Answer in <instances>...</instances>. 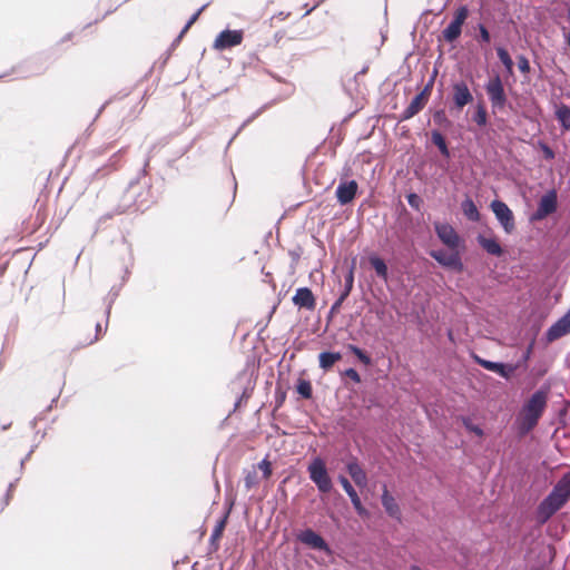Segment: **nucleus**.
Listing matches in <instances>:
<instances>
[{
	"instance_id": "c03bdc74",
	"label": "nucleus",
	"mask_w": 570,
	"mask_h": 570,
	"mask_svg": "<svg viewBox=\"0 0 570 570\" xmlns=\"http://www.w3.org/2000/svg\"><path fill=\"white\" fill-rule=\"evenodd\" d=\"M367 70H368V66L366 65V66H364V67H363L358 72H356V73L354 75V77L348 81V83H347V85H344V89H345V91L347 92V95H348V96H352V89H351V87H350V86H351V83H352V82H353V83H356L357 78H358L360 76L365 75V73L367 72Z\"/></svg>"
},
{
	"instance_id": "ddd939ff",
	"label": "nucleus",
	"mask_w": 570,
	"mask_h": 570,
	"mask_svg": "<svg viewBox=\"0 0 570 570\" xmlns=\"http://www.w3.org/2000/svg\"><path fill=\"white\" fill-rule=\"evenodd\" d=\"M298 540L312 549L323 551L326 553L331 552V548L328 543L325 541V539L321 534L315 532L313 529H305L301 531V533L298 534Z\"/></svg>"
},
{
	"instance_id": "72a5a7b5",
	"label": "nucleus",
	"mask_w": 570,
	"mask_h": 570,
	"mask_svg": "<svg viewBox=\"0 0 570 570\" xmlns=\"http://www.w3.org/2000/svg\"><path fill=\"white\" fill-rule=\"evenodd\" d=\"M472 119L480 127H484L487 125V122H488V114H487V110H485V108H484V106L482 104H479L476 106V110L473 114Z\"/></svg>"
},
{
	"instance_id": "58836bf2",
	"label": "nucleus",
	"mask_w": 570,
	"mask_h": 570,
	"mask_svg": "<svg viewBox=\"0 0 570 570\" xmlns=\"http://www.w3.org/2000/svg\"><path fill=\"white\" fill-rule=\"evenodd\" d=\"M166 144H167V140L164 138V139H160L159 141H157L156 144H154V145L149 148V150H148V153H147V158H146V161H145V166H144V169H142L144 171L146 170V167L148 166L149 160H150V158L153 157V155L156 153V150H157L158 148L164 147Z\"/></svg>"
},
{
	"instance_id": "4d7b16f0",
	"label": "nucleus",
	"mask_w": 570,
	"mask_h": 570,
	"mask_svg": "<svg viewBox=\"0 0 570 570\" xmlns=\"http://www.w3.org/2000/svg\"><path fill=\"white\" fill-rule=\"evenodd\" d=\"M100 332H101V325L99 323H97L96 324V336H95L94 342L98 340V335ZM90 343H92V341Z\"/></svg>"
},
{
	"instance_id": "6e6552de",
	"label": "nucleus",
	"mask_w": 570,
	"mask_h": 570,
	"mask_svg": "<svg viewBox=\"0 0 570 570\" xmlns=\"http://www.w3.org/2000/svg\"><path fill=\"white\" fill-rule=\"evenodd\" d=\"M491 209L494 213L497 220L502 226L507 234H511L515 228L514 216L509 206L499 199L491 203Z\"/></svg>"
},
{
	"instance_id": "cd10ccee",
	"label": "nucleus",
	"mask_w": 570,
	"mask_h": 570,
	"mask_svg": "<svg viewBox=\"0 0 570 570\" xmlns=\"http://www.w3.org/2000/svg\"><path fill=\"white\" fill-rule=\"evenodd\" d=\"M431 140L438 147V149L442 156H444L446 158L450 157V150H449L446 140L438 129H433L431 131Z\"/></svg>"
},
{
	"instance_id": "b1692460",
	"label": "nucleus",
	"mask_w": 570,
	"mask_h": 570,
	"mask_svg": "<svg viewBox=\"0 0 570 570\" xmlns=\"http://www.w3.org/2000/svg\"><path fill=\"white\" fill-rule=\"evenodd\" d=\"M461 209L464 214V216L470 220V222H478L480 219V213H479V209L475 205V203L473 202L472 198L470 197H466L462 203H461Z\"/></svg>"
},
{
	"instance_id": "052dcab7",
	"label": "nucleus",
	"mask_w": 570,
	"mask_h": 570,
	"mask_svg": "<svg viewBox=\"0 0 570 570\" xmlns=\"http://www.w3.org/2000/svg\"><path fill=\"white\" fill-rule=\"evenodd\" d=\"M10 426H11V422H8L7 424H6V423H2L1 429H2L3 431H6V430H8Z\"/></svg>"
},
{
	"instance_id": "a19ab883",
	"label": "nucleus",
	"mask_w": 570,
	"mask_h": 570,
	"mask_svg": "<svg viewBox=\"0 0 570 570\" xmlns=\"http://www.w3.org/2000/svg\"><path fill=\"white\" fill-rule=\"evenodd\" d=\"M407 204L415 210H420L422 199L421 197L415 193H410L406 195Z\"/></svg>"
},
{
	"instance_id": "09e8293b",
	"label": "nucleus",
	"mask_w": 570,
	"mask_h": 570,
	"mask_svg": "<svg viewBox=\"0 0 570 570\" xmlns=\"http://www.w3.org/2000/svg\"><path fill=\"white\" fill-rule=\"evenodd\" d=\"M345 299H346V298H343V296H342V295H340V296L336 298V301L332 304V306H331V308H330V313H328V318H330V320L332 318L333 314H334V313H336V312L341 308V306H342V304H343V302H344Z\"/></svg>"
},
{
	"instance_id": "f704fd0d",
	"label": "nucleus",
	"mask_w": 570,
	"mask_h": 570,
	"mask_svg": "<svg viewBox=\"0 0 570 570\" xmlns=\"http://www.w3.org/2000/svg\"><path fill=\"white\" fill-rule=\"evenodd\" d=\"M348 350L357 357V360L364 365L368 366L372 364L371 356L356 345L350 344Z\"/></svg>"
},
{
	"instance_id": "c85d7f7f",
	"label": "nucleus",
	"mask_w": 570,
	"mask_h": 570,
	"mask_svg": "<svg viewBox=\"0 0 570 570\" xmlns=\"http://www.w3.org/2000/svg\"><path fill=\"white\" fill-rule=\"evenodd\" d=\"M495 51H497L498 58L500 59V61L504 66V69L507 71V73L513 75V65L514 63H513V60L510 57L508 50L504 47H502V46H498L495 48Z\"/></svg>"
},
{
	"instance_id": "412c9836",
	"label": "nucleus",
	"mask_w": 570,
	"mask_h": 570,
	"mask_svg": "<svg viewBox=\"0 0 570 570\" xmlns=\"http://www.w3.org/2000/svg\"><path fill=\"white\" fill-rule=\"evenodd\" d=\"M476 242L490 255L500 257L503 254L502 246L494 237H487L479 234Z\"/></svg>"
},
{
	"instance_id": "f8f14e48",
	"label": "nucleus",
	"mask_w": 570,
	"mask_h": 570,
	"mask_svg": "<svg viewBox=\"0 0 570 570\" xmlns=\"http://www.w3.org/2000/svg\"><path fill=\"white\" fill-rule=\"evenodd\" d=\"M452 91L453 105L458 110L463 109L466 105L473 101V95L466 82L463 80L455 81L452 85Z\"/></svg>"
},
{
	"instance_id": "4be33fe9",
	"label": "nucleus",
	"mask_w": 570,
	"mask_h": 570,
	"mask_svg": "<svg viewBox=\"0 0 570 570\" xmlns=\"http://www.w3.org/2000/svg\"><path fill=\"white\" fill-rule=\"evenodd\" d=\"M232 507H233V503L229 504L228 509L226 510L224 515L217 521L215 528L212 531V534H210V538H209V543L214 548V550L218 549L217 541L222 537L223 531H224V529L226 527L227 519H228V515H229Z\"/></svg>"
},
{
	"instance_id": "c9c22d12",
	"label": "nucleus",
	"mask_w": 570,
	"mask_h": 570,
	"mask_svg": "<svg viewBox=\"0 0 570 570\" xmlns=\"http://www.w3.org/2000/svg\"><path fill=\"white\" fill-rule=\"evenodd\" d=\"M119 295V288H116L115 286L110 289V292L108 293L107 297H106V317L107 320L109 318V315H110V312H111V307H112V304L115 303V301L117 299ZM108 324V322L106 323V325Z\"/></svg>"
},
{
	"instance_id": "ea45409f",
	"label": "nucleus",
	"mask_w": 570,
	"mask_h": 570,
	"mask_svg": "<svg viewBox=\"0 0 570 570\" xmlns=\"http://www.w3.org/2000/svg\"><path fill=\"white\" fill-rule=\"evenodd\" d=\"M476 29L479 31L478 41L489 43L491 41V36L488 28L483 23H478Z\"/></svg>"
},
{
	"instance_id": "4c0bfd02",
	"label": "nucleus",
	"mask_w": 570,
	"mask_h": 570,
	"mask_svg": "<svg viewBox=\"0 0 570 570\" xmlns=\"http://www.w3.org/2000/svg\"><path fill=\"white\" fill-rule=\"evenodd\" d=\"M258 483L257 472L255 470L247 471L244 476V485L247 491Z\"/></svg>"
},
{
	"instance_id": "f257e3e1",
	"label": "nucleus",
	"mask_w": 570,
	"mask_h": 570,
	"mask_svg": "<svg viewBox=\"0 0 570 570\" xmlns=\"http://www.w3.org/2000/svg\"><path fill=\"white\" fill-rule=\"evenodd\" d=\"M551 391L550 381H546L522 404L514 421V428L519 436L530 433L539 423L548 407Z\"/></svg>"
},
{
	"instance_id": "aec40b11",
	"label": "nucleus",
	"mask_w": 570,
	"mask_h": 570,
	"mask_svg": "<svg viewBox=\"0 0 570 570\" xmlns=\"http://www.w3.org/2000/svg\"><path fill=\"white\" fill-rule=\"evenodd\" d=\"M346 470L354 483L357 487H365L367 484V475L364 469L360 465L356 458L350 460L346 464Z\"/></svg>"
},
{
	"instance_id": "4468645a",
	"label": "nucleus",
	"mask_w": 570,
	"mask_h": 570,
	"mask_svg": "<svg viewBox=\"0 0 570 570\" xmlns=\"http://www.w3.org/2000/svg\"><path fill=\"white\" fill-rule=\"evenodd\" d=\"M243 41L242 30H223L214 41V48L218 50L228 49L240 45Z\"/></svg>"
},
{
	"instance_id": "de8ad7c7",
	"label": "nucleus",
	"mask_w": 570,
	"mask_h": 570,
	"mask_svg": "<svg viewBox=\"0 0 570 570\" xmlns=\"http://www.w3.org/2000/svg\"><path fill=\"white\" fill-rule=\"evenodd\" d=\"M344 375L351 379L356 384L361 383V376L358 372L353 367L346 368L344 371Z\"/></svg>"
},
{
	"instance_id": "7c9ffc66",
	"label": "nucleus",
	"mask_w": 570,
	"mask_h": 570,
	"mask_svg": "<svg viewBox=\"0 0 570 570\" xmlns=\"http://www.w3.org/2000/svg\"><path fill=\"white\" fill-rule=\"evenodd\" d=\"M432 120L438 127L448 129L452 126L451 120L448 118L444 109H438L433 112Z\"/></svg>"
},
{
	"instance_id": "774afa93",
	"label": "nucleus",
	"mask_w": 570,
	"mask_h": 570,
	"mask_svg": "<svg viewBox=\"0 0 570 570\" xmlns=\"http://www.w3.org/2000/svg\"><path fill=\"white\" fill-rule=\"evenodd\" d=\"M567 17H568V19L570 20V7L568 8Z\"/></svg>"
},
{
	"instance_id": "69168bd1",
	"label": "nucleus",
	"mask_w": 570,
	"mask_h": 570,
	"mask_svg": "<svg viewBox=\"0 0 570 570\" xmlns=\"http://www.w3.org/2000/svg\"><path fill=\"white\" fill-rule=\"evenodd\" d=\"M313 9H314V7H313V8H311V9H308V10H306V12L303 14V17H305V16L309 14V13L313 11Z\"/></svg>"
},
{
	"instance_id": "20e7f679",
	"label": "nucleus",
	"mask_w": 570,
	"mask_h": 570,
	"mask_svg": "<svg viewBox=\"0 0 570 570\" xmlns=\"http://www.w3.org/2000/svg\"><path fill=\"white\" fill-rule=\"evenodd\" d=\"M311 481L316 485L321 493H328L333 489L332 479L328 475L326 464L323 459L316 456L307 468Z\"/></svg>"
},
{
	"instance_id": "2eb2a0df",
	"label": "nucleus",
	"mask_w": 570,
	"mask_h": 570,
	"mask_svg": "<svg viewBox=\"0 0 570 570\" xmlns=\"http://www.w3.org/2000/svg\"><path fill=\"white\" fill-rule=\"evenodd\" d=\"M357 188L358 185L354 179L341 180L335 190L337 202L341 205H347L352 203L356 196Z\"/></svg>"
},
{
	"instance_id": "9b49d317",
	"label": "nucleus",
	"mask_w": 570,
	"mask_h": 570,
	"mask_svg": "<svg viewBox=\"0 0 570 570\" xmlns=\"http://www.w3.org/2000/svg\"><path fill=\"white\" fill-rule=\"evenodd\" d=\"M567 334H570V308L563 316L549 326L544 333V340L547 343H552Z\"/></svg>"
},
{
	"instance_id": "bb28decb",
	"label": "nucleus",
	"mask_w": 570,
	"mask_h": 570,
	"mask_svg": "<svg viewBox=\"0 0 570 570\" xmlns=\"http://www.w3.org/2000/svg\"><path fill=\"white\" fill-rule=\"evenodd\" d=\"M461 33H462V27L460 24H458L456 22L451 21L449 23V26L445 29H443L442 38L446 42L452 43L460 38Z\"/></svg>"
},
{
	"instance_id": "680f3d73",
	"label": "nucleus",
	"mask_w": 570,
	"mask_h": 570,
	"mask_svg": "<svg viewBox=\"0 0 570 570\" xmlns=\"http://www.w3.org/2000/svg\"><path fill=\"white\" fill-rule=\"evenodd\" d=\"M546 372H547V370H539V371L537 372V376H538V377H541V376H543V375L546 374Z\"/></svg>"
},
{
	"instance_id": "423d86ee",
	"label": "nucleus",
	"mask_w": 570,
	"mask_h": 570,
	"mask_svg": "<svg viewBox=\"0 0 570 570\" xmlns=\"http://www.w3.org/2000/svg\"><path fill=\"white\" fill-rule=\"evenodd\" d=\"M558 209V193L554 188L549 189L541 196L537 209L531 214V222H540L556 213Z\"/></svg>"
},
{
	"instance_id": "2f4dec72",
	"label": "nucleus",
	"mask_w": 570,
	"mask_h": 570,
	"mask_svg": "<svg viewBox=\"0 0 570 570\" xmlns=\"http://www.w3.org/2000/svg\"><path fill=\"white\" fill-rule=\"evenodd\" d=\"M296 391L303 399H306V400L311 399L313 395V387L308 380H304V379L298 380V383L296 385Z\"/></svg>"
},
{
	"instance_id": "393cba45",
	"label": "nucleus",
	"mask_w": 570,
	"mask_h": 570,
	"mask_svg": "<svg viewBox=\"0 0 570 570\" xmlns=\"http://www.w3.org/2000/svg\"><path fill=\"white\" fill-rule=\"evenodd\" d=\"M341 358L340 352H322L318 355L320 367L327 371Z\"/></svg>"
},
{
	"instance_id": "f3484780",
	"label": "nucleus",
	"mask_w": 570,
	"mask_h": 570,
	"mask_svg": "<svg viewBox=\"0 0 570 570\" xmlns=\"http://www.w3.org/2000/svg\"><path fill=\"white\" fill-rule=\"evenodd\" d=\"M292 302L298 308H306L312 311L315 308V297L308 287H299L296 289Z\"/></svg>"
},
{
	"instance_id": "8fccbe9b",
	"label": "nucleus",
	"mask_w": 570,
	"mask_h": 570,
	"mask_svg": "<svg viewBox=\"0 0 570 570\" xmlns=\"http://www.w3.org/2000/svg\"><path fill=\"white\" fill-rule=\"evenodd\" d=\"M258 468L263 471L265 478H268L272 474L271 463L266 459H263L258 463Z\"/></svg>"
},
{
	"instance_id": "1a4fd4ad",
	"label": "nucleus",
	"mask_w": 570,
	"mask_h": 570,
	"mask_svg": "<svg viewBox=\"0 0 570 570\" xmlns=\"http://www.w3.org/2000/svg\"><path fill=\"white\" fill-rule=\"evenodd\" d=\"M234 391H242L234 404V411L243 403L246 402L254 390V382L247 372L239 373L232 384Z\"/></svg>"
},
{
	"instance_id": "0eeeda50",
	"label": "nucleus",
	"mask_w": 570,
	"mask_h": 570,
	"mask_svg": "<svg viewBox=\"0 0 570 570\" xmlns=\"http://www.w3.org/2000/svg\"><path fill=\"white\" fill-rule=\"evenodd\" d=\"M434 83V77L426 82L424 88L411 100L410 105L400 115V120H409L419 114L425 106Z\"/></svg>"
},
{
	"instance_id": "a18cd8bd",
	"label": "nucleus",
	"mask_w": 570,
	"mask_h": 570,
	"mask_svg": "<svg viewBox=\"0 0 570 570\" xmlns=\"http://www.w3.org/2000/svg\"><path fill=\"white\" fill-rule=\"evenodd\" d=\"M207 4H204L203 7H200L189 19L188 21L186 22L184 29L181 30V33L183 35L198 18V16L200 14V12L206 8ZM181 36H179L178 38H180Z\"/></svg>"
},
{
	"instance_id": "13d9d810",
	"label": "nucleus",
	"mask_w": 570,
	"mask_h": 570,
	"mask_svg": "<svg viewBox=\"0 0 570 570\" xmlns=\"http://www.w3.org/2000/svg\"><path fill=\"white\" fill-rule=\"evenodd\" d=\"M57 402H58V396H56V397H53V399L51 400V403H50V404H49V406L46 409V411H50V410L52 409V406H53L55 404H57Z\"/></svg>"
},
{
	"instance_id": "39448f33",
	"label": "nucleus",
	"mask_w": 570,
	"mask_h": 570,
	"mask_svg": "<svg viewBox=\"0 0 570 570\" xmlns=\"http://www.w3.org/2000/svg\"><path fill=\"white\" fill-rule=\"evenodd\" d=\"M485 92L491 102L492 112L502 111L508 104V96L499 75L491 77L484 85Z\"/></svg>"
},
{
	"instance_id": "e2e57ef3",
	"label": "nucleus",
	"mask_w": 570,
	"mask_h": 570,
	"mask_svg": "<svg viewBox=\"0 0 570 570\" xmlns=\"http://www.w3.org/2000/svg\"><path fill=\"white\" fill-rule=\"evenodd\" d=\"M410 570H422V569L419 566H416V564H412L410 567Z\"/></svg>"
},
{
	"instance_id": "5fc2aeb1",
	"label": "nucleus",
	"mask_w": 570,
	"mask_h": 570,
	"mask_svg": "<svg viewBox=\"0 0 570 570\" xmlns=\"http://www.w3.org/2000/svg\"><path fill=\"white\" fill-rule=\"evenodd\" d=\"M32 452H33V448H31L30 451L27 453V455L20 461V469L21 470L23 469V465H24L26 461L29 460V458L32 454Z\"/></svg>"
},
{
	"instance_id": "603ef678",
	"label": "nucleus",
	"mask_w": 570,
	"mask_h": 570,
	"mask_svg": "<svg viewBox=\"0 0 570 570\" xmlns=\"http://www.w3.org/2000/svg\"><path fill=\"white\" fill-rule=\"evenodd\" d=\"M463 422L468 430H470L471 432L479 436L483 435V430L479 425L471 424L468 422V420H463Z\"/></svg>"
},
{
	"instance_id": "49530a36",
	"label": "nucleus",
	"mask_w": 570,
	"mask_h": 570,
	"mask_svg": "<svg viewBox=\"0 0 570 570\" xmlns=\"http://www.w3.org/2000/svg\"><path fill=\"white\" fill-rule=\"evenodd\" d=\"M261 110H257L256 112H254L250 117H248L242 125L240 127L238 128V130L236 131V134L229 139L228 144H227V147L232 144L233 139L239 134V131L245 128L249 122H252L258 115H259Z\"/></svg>"
},
{
	"instance_id": "5701e85b",
	"label": "nucleus",
	"mask_w": 570,
	"mask_h": 570,
	"mask_svg": "<svg viewBox=\"0 0 570 570\" xmlns=\"http://www.w3.org/2000/svg\"><path fill=\"white\" fill-rule=\"evenodd\" d=\"M368 262L374 268L377 277L386 282L389 279V268L385 261L376 254L368 256Z\"/></svg>"
},
{
	"instance_id": "f03ea898",
	"label": "nucleus",
	"mask_w": 570,
	"mask_h": 570,
	"mask_svg": "<svg viewBox=\"0 0 570 570\" xmlns=\"http://www.w3.org/2000/svg\"><path fill=\"white\" fill-rule=\"evenodd\" d=\"M434 229L439 239L451 252L448 254L443 249H432L429 252V255L442 267L455 273H462L464 271V264L459 250L462 244L459 234L454 227L448 223H435Z\"/></svg>"
},
{
	"instance_id": "7ed1b4c3",
	"label": "nucleus",
	"mask_w": 570,
	"mask_h": 570,
	"mask_svg": "<svg viewBox=\"0 0 570 570\" xmlns=\"http://www.w3.org/2000/svg\"><path fill=\"white\" fill-rule=\"evenodd\" d=\"M570 500V471L561 475L551 492L538 504L535 520L546 524Z\"/></svg>"
},
{
	"instance_id": "864d4df0",
	"label": "nucleus",
	"mask_w": 570,
	"mask_h": 570,
	"mask_svg": "<svg viewBox=\"0 0 570 570\" xmlns=\"http://www.w3.org/2000/svg\"><path fill=\"white\" fill-rule=\"evenodd\" d=\"M114 217V214L112 213H107L102 216H100L97 220V226H96V229H95V234L98 232V229L100 228V226L107 222L108 219H111Z\"/></svg>"
},
{
	"instance_id": "a211bd4d",
	"label": "nucleus",
	"mask_w": 570,
	"mask_h": 570,
	"mask_svg": "<svg viewBox=\"0 0 570 570\" xmlns=\"http://www.w3.org/2000/svg\"><path fill=\"white\" fill-rule=\"evenodd\" d=\"M338 482L341 483L342 488L348 495L351 503H352L353 508L355 509V511L357 512V514H360V515L366 514L367 513L366 509L363 507L357 492L355 491V489L353 488V485L348 481V479L341 474V475H338Z\"/></svg>"
},
{
	"instance_id": "3c124183",
	"label": "nucleus",
	"mask_w": 570,
	"mask_h": 570,
	"mask_svg": "<svg viewBox=\"0 0 570 570\" xmlns=\"http://www.w3.org/2000/svg\"><path fill=\"white\" fill-rule=\"evenodd\" d=\"M540 146H541V150L543 153V156H544V158L547 160H551V159L554 158V156H556L554 151H553V149L549 145H547L544 142H541Z\"/></svg>"
},
{
	"instance_id": "6e6d98bb",
	"label": "nucleus",
	"mask_w": 570,
	"mask_h": 570,
	"mask_svg": "<svg viewBox=\"0 0 570 570\" xmlns=\"http://www.w3.org/2000/svg\"><path fill=\"white\" fill-rule=\"evenodd\" d=\"M548 549H549V552H550V561H552L554 556H556V548L553 546L549 544Z\"/></svg>"
},
{
	"instance_id": "6ab92c4d",
	"label": "nucleus",
	"mask_w": 570,
	"mask_h": 570,
	"mask_svg": "<svg viewBox=\"0 0 570 570\" xmlns=\"http://www.w3.org/2000/svg\"><path fill=\"white\" fill-rule=\"evenodd\" d=\"M124 153V148H120L119 150L114 153L107 164L102 165L101 167L95 170V173L92 174V178L99 180L108 176L111 171L116 170L119 167L118 164Z\"/></svg>"
},
{
	"instance_id": "0e129e2a",
	"label": "nucleus",
	"mask_w": 570,
	"mask_h": 570,
	"mask_svg": "<svg viewBox=\"0 0 570 570\" xmlns=\"http://www.w3.org/2000/svg\"><path fill=\"white\" fill-rule=\"evenodd\" d=\"M448 337H449L450 341H453V333H452V331L448 332Z\"/></svg>"
},
{
	"instance_id": "a878e982",
	"label": "nucleus",
	"mask_w": 570,
	"mask_h": 570,
	"mask_svg": "<svg viewBox=\"0 0 570 570\" xmlns=\"http://www.w3.org/2000/svg\"><path fill=\"white\" fill-rule=\"evenodd\" d=\"M535 341L532 340L527 347L523 350L521 356L517 360L515 363H512L513 371L515 372L519 368H528V362L531 360Z\"/></svg>"
},
{
	"instance_id": "37998d69",
	"label": "nucleus",
	"mask_w": 570,
	"mask_h": 570,
	"mask_svg": "<svg viewBox=\"0 0 570 570\" xmlns=\"http://www.w3.org/2000/svg\"><path fill=\"white\" fill-rule=\"evenodd\" d=\"M518 60V68L520 72L522 73H529L530 72V62L528 58L524 55H519L517 57Z\"/></svg>"
},
{
	"instance_id": "338daca9",
	"label": "nucleus",
	"mask_w": 570,
	"mask_h": 570,
	"mask_svg": "<svg viewBox=\"0 0 570 570\" xmlns=\"http://www.w3.org/2000/svg\"><path fill=\"white\" fill-rule=\"evenodd\" d=\"M125 274H126V276H128L130 274V271H129L128 266H126Z\"/></svg>"
},
{
	"instance_id": "bf43d9fd",
	"label": "nucleus",
	"mask_w": 570,
	"mask_h": 570,
	"mask_svg": "<svg viewBox=\"0 0 570 570\" xmlns=\"http://www.w3.org/2000/svg\"><path fill=\"white\" fill-rule=\"evenodd\" d=\"M291 256L293 257L294 261H297L299 258V254L296 253V252H289Z\"/></svg>"
},
{
	"instance_id": "c756f323",
	"label": "nucleus",
	"mask_w": 570,
	"mask_h": 570,
	"mask_svg": "<svg viewBox=\"0 0 570 570\" xmlns=\"http://www.w3.org/2000/svg\"><path fill=\"white\" fill-rule=\"evenodd\" d=\"M556 118L558 119L560 126L569 130L570 129V107L567 105H561L556 110Z\"/></svg>"
},
{
	"instance_id": "dca6fc26",
	"label": "nucleus",
	"mask_w": 570,
	"mask_h": 570,
	"mask_svg": "<svg viewBox=\"0 0 570 570\" xmlns=\"http://www.w3.org/2000/svg\"><path fill=\"white\" fill-rule=\"evenodd\" d=\"M381 503L389 517L395 519L396 521H401L402 512L400 505L397 504L395 498L389 492L386 485L383 487Z\"/></svg>"
},
{
	"instance_id": "e433bc0d",
	"label": "nucleus",
	"mask_w": 570,
	"mask_h": 570,
	"mask_svg": "<svg viewBox=\"0 0 570 570\" xmlns=\"http://www.w3.org/2000/svg\"><path fill=\"white\" fill-rule=\"evenodd\" d=\"M469 17V8L466 6H460L455 12L452 22H456L461 27L464 24Z\"/></svg>"
},
{
	"instance_id": "79ce46f5",
	"label": "nucleus",
	"mask_w": 570,
	"mask_h": 570,
	"mask_svg": "<svg viewBox=\"0 0 570 570\" xmlns=\"http://www.w3.org/2000/svg\"><path fill=\"white\" fill-rule=\"evenodd\" d=\"M19 479H16L14 481L10 482L9 485H8V489H7V492L2 499V504H1V510L4 509L9 503H10V500H11V497H12V492L16 488V484L18 482Z\"/></svg>"
},
{
	"instance_id": "473e14b6",
	"label": "nucleus",
	"mask_w": 570,
	"mask_h": 570,
	"mask_svg": "<svg viewBox=\"0 0 570 570\" xmlns=\"http://www.w3.org/2000/svg\"><path fill=\"white\" fill-rule=\"evenodd\" d=\"M353 285H354V265L351 266L347 274L345 275L344 287L340 295H342L343 298H347L353 289Z\"/></svg>"
},
{
	"instance_id": "9d476101",
	"label": "nucleus",
	"mask_w": 570,
	"mask_h": 570,
	"mask_svg": "<svg viewBox=\"0 0 570 570\" xmlns=\"http://www.w3.org/2000/svg\"><path fill=\"white\" fill-rule=\"evenodd\" d=\"M473 360L481 367H483L490 372L497 373L499 376H501L502 379H504L507 381H509L514 373L512 363L494 362V361L485 360L476 354H473Z\"/></svg>"
}]
</instances>
